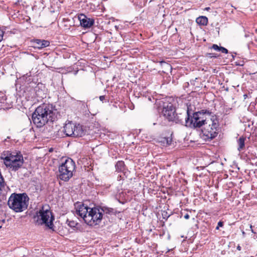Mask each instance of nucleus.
Returning <instances> with one entry per match:
<instances>
[{
	"label": "nucleus",
	"instance_id": "obj_31",
	"mask_svg": "<svg viewBox=\"0 0 257 257\" xmlns=\"http://www.w3.org/2000/svg\"><path fill=\"white\" fill-rule=\"evenodd\" d=\"M190 217V216L187 213L185 215H184V218L186 219H188Z\"/></svg>",
	"mask_w": 257,
	"mask_h": 257
},
{
	"label": "nucleus",
	"instance_id": "obj_30",
	"mask_svg": "<svg viewBox=\"0 0 257 257\" xmlns=\"http://www.w3.org/2000/svg\"><path fill=\"white\" fill-rule=\"evenodd\" d=\"M172 140L170 139L169 140V138L166 139V143L168 145H170L171 143Z\"/></svg>",
	"mask_w": 257,
	"mask_h": 257
},
{
	"label": "nucleus",
	"instance_id": "obj_1",
	"mask_svg": "<svg viewBox=\"0 0 257 257\" xmlns=\"http://www.w3.org/2000/svg\"><path fill=\"white\" fill-rule=\"evenodd\" d=\"M54 116L52 105L43 104L37 107L32 113V119L37 127H41L49 121H53Z\"/></svg>",
	"mask_w": 257,
	"mask_h": 257
},
{
	"label": "nucleus",
	"instance_id": "obj_17",
	"mask_svg": "<svg viewBox=\"0 0 257 257\" xmlns=\"http://www.w3.org/2000/svg\"><path fill=\"white\" fill-rule=\"evenodd\" d=\"M186 116L185 115H183L182 114H177L175 113L174 115V119L171 120L172 121H175L176 123H183V119H185Z\"/></svg>",
	"mask_w": 257,
	"mask_h": 257
},
{
	"label": "nucleus",
	"instance_id": "obj_29",
	"mask_svg": "<svg viewBox=\"0 0 257 257\" xmlns=\"http://www.w3.org/2000/svg\"><path fill=\"white\" fill-rule=\"evenodd\" d=\"M99 99L101 101L103 102L105 100V96L104 95L100 96Z\"/></svg>",
	"mask_w": 257,
	"mask_h": 257
},
{
	"label": "nucleus",
	"instance_id": "obj_39",
	"mask_svg": "<svg viewBox=\"0 0 257 257\" xmlns=\"http://www.w3.org/2000/svg\"><path fill=\"white\" fill-rule=\"evenodd\" d=\"M250 257H253V256H250Z\"/></svg>",
	"mask_w": 257,
	"mask_h": 257
},
{
	"label": "nucleus",
	"instance_id": "obj_20",
	"mask_svg": "<svg viewBox=\"0 0 257 257\" xmlns=\"http://www.w3.org/2000/svg\"><path fill=\"white\" fill-rule=\"evenodd\" d=\"M100 209H101V211H102V214L103 213H106L109 215H111L113 214L114 210L111 208H108L106 207H99Z\"/></svg>",
	"mask_w": 257,
	"mask_h": 257
},
{
	"label": "nucleus",
	"instance_id": "obj_27",
	"mask_svg": "<svg viewBox=\"0 0 257 257\" xmlns=\"http://www.w3.org/2000/svg\"><path fill=\"white\" fill-rule=\"evenodd\" d=\"M223 225V222L220 221L218 222L217 226L216 227V229H218L219 227H222Z\"/></svg>",
	"mask_w": 257,
	"mask_h": 257
},
{
	"label": "nucleus",
	"instance_id": "obj_15",
	"mask_svg": "<svg viewBox=\"0 0 257 257\" xmlns=\"http://www.w3.org/2000/svg\"><path fill=\"white\" fill-rule=\"evenodd\" d=\"M7 99L6 95L4 94L0 93V109H7L9 108L7 105Z\"/></svg>",
	"mask_w": 257,
	"mask_h": 257
},
{
	"label": "nucleus",
	"instance_id": "obj_34",
	"mask_svg": "<svg viewBox=\"0 0 257 257\" xmlns=\"http://www.w3.org/2000/svg\"><path fill=\"white\" fill-rule=\"evenodd\" d=\"M53 151V149L52 148H51L50 150H49V152H52Z\"/></svg>",
	"mask_w": 257,
	"mask_h": 257
},
{
	"label": "nucleus",
	"instance_id": "obj_2",
	"mask_svg": "<svg viewBox=\"0 0 257 257\" xmlns=\"http://www.w3.org/2000/svg\"><path fill=\"white\" fill-rule=\"evenodd\" d=\"M1 159L7 168L12 171H18L22 167L24 163L23 156L20 152H4Z\"/></svg>",
	"mask_w": 257,
	"mask_h": 257
},
{
	"label": "nucleus",
	"instance_id": "obj_26",
	"mask_svg": "<svg viewBox=\"0 0 257 257\" xmlns=\"http://www.w3.org/2000/svg\"><path fill=\"white\" fill-rule=\"evenodd\" d=\"M220 49H221V50H220V52H222V53L227 54L228 53L227 49H226L224 47H221V48Z\"/></svg>",
	"mask_w": 257,
	"mask_h": 257
},
{
	"label": "nucleus",
	"instance_id": "obj_14",
	"mask_svg": "<svg viewBox=\"0 0 257 257\" xmlns=\"http://www.w3.org/2000/svg\"><path fill=\"white\" fill-rule=\"evenodd\" d=\"M35 47L39 49L48 47L50 45V42L45 40L36 39L34 42Z\"/></svg>",
	"mask_w": 257,
	"mask_h": 257
},
{
	"label": "nucleus",
	"instance_id": "obj_25",
	"mask_svg": "<svg viewBox=\"0 0 257 257\" xmlns=\"http://www.w3.org/2000/svg\"><path fill=\"white\" fill-rule=\"evenodd\" d=\"M37 88H38L37 87H36L35 90H36V93L38 97L40 98H43V96L41 95V91H38L37 90Z\"/></svg>",
	"mask_w": 257,
	"mask_h": 257
},
{
	"label": "nucleus",
	"instance_id": "obj_28",
	"mask_svg": "<svg viewBox=\"0 0 257 257\" xmlns=\"http://www.w3.org/2000/svg\"><path fill=\"white\" fill-rule=\"evenodd\" d=\"M4 34V32L2 30H0V42H1L3 39Z\"/></svg>",
	"mask_w": 257,
	"mask_h": 257
},
{
	"label": "nucleus",
	"instance_id": "obj_33",
	"mask_svg": "<svg viewBox=\"0 0 257 257\" xmlns=\"http://www.w3.org/2000/svg\"><path fill=\"white\" fill-rule=\"evenodd\" d=\"M241 246H240L239 245H238L237 246V249L238 250H241Z\"/></svg>",
	"mask_w": 257,
	"mask_h": 257
},
{
	"label": "nucleus",
	"instance_id": "obj_9",
	"mask_svg": "<svg viewBox=\"0 0 257 257\" xmlns=\"http://www.w3.org/2000/svg\"><path fill=\"white\" fill-rule=\"evenodd\" d=\"M162 113L169 121H171L174 119L175 108L171 103L164 104Z\"/></svg>",
	"mask_w": 257,
	"mask_h": 257
},
{
	"label": "nucleus",
	"instance_id": "obj_16",
	"mask_svg": "<svg viewBox=\"0 0 257 257\" xmlns=\"http://www.w3.org/2000/svg\"><path fill=\"white\" fill-rule=\"evenodd\" d=\"M196 22L200 25L205 26L208 23V19L205 16H200L196 19Z\"/></svg>",
	"mask_w": 257,
	"mask_h": 257
},
{
	"label": "nucleus",
	"instance_id": "obj_21",
	"mask_svg": "<svg viewBox=\"0 0 257 257\" xmlns=\"http://www.w3.org/2000/svg\"><path fill=\"white\" fill-rule=\"evenodd\" d=\"M68 222V225L72 228L75 227L77 225V222L73 220H67Z\"/></svg>",
	"mask_w": 257,
	"mask_h": 257
},
{
	"label": "nucleus",
	"instance_id": "obj_12",
	"mask_svg": "<svg viewBox=\"0 0 257 257\" xmlns=\"http://www.w3.org/2000/svg\"><path fill=\"white\" fill-rule=\"evenodd\" d=\"M75 131V123L68 121L64 126L63 132L68 137H73Z\"/></svg>",
	"mask_w": 257,
	"mask_h": 257
},
{
	"label": "nucleus",
	"instance_id": "obj_3",
	"mask_svg": "<svg viewBox=\"0 0 257 257\" xmlns=\"http://www.w3.org/2000/svg\"><path fill=\"white\" fill-rule=\"evenodd\" d=\"M29 198L25 193H12L10 196L8 205L16 212H22L28 208Z\"/></svg>",
	"mask_w": 257,
	"mask_h": 257
},
{
	"label": "nucleus",
	"instance_id": "obj_13",
	"mask_svg": "<svg viewBox=\"0 0 257 257\" xmlns=\"http://www.w3.org/2000/svg\"><path fill=\"white\" fill-rule=\"evenodd\" d=\"M86 130L83 126L80 124H75V131L74 132V137H81L86 134Z\"/></svg>",
	"mask_w": 257,
	"mask_h": 257
},
{
	"label": "nucleus",
	"instance_id": "obj_11",
	"mask_svg": "<svg viewBox=\"0 0 257 257\" xmlns=\"http://www.w3.org/2000/svg\"><path fill=\"white\" fill-rule=\"evenodd\" d=\"M78 19L81 26L85 28H90L94 23L93 19L88 18L83 14L79 15L78 16Z\"/></svg>",
	"mask_w": 257,
	"mask_h": 257
},
{
	"label": "nucleus",
	"instance_id": "obj_8",
	"mask_svg": "<svg viewBox=\"0 0 257 257\" xmlns=\"http://www.w3.org/2000/svg\"><path fill=\"white\" fill-rule=\"evenodd\" d=\"M49 208V206H43L39 211L38 216L39 218L40 217L41 224H45L49 228H52L54 226V217Z\"/></svg>",
	"mask_w": 257,
	"mask_h": 257
},
{
	"label": "nucleus",
	"instance_id": "obj_23",
	"mask_svg": "<svg viewBox=\"0 0 257 257\" xmlns=\"http://www.w3.org/2000/svg\"><path fill=\"white\" fill-rule=\"evenodd\" d=\"M206 56L209 58H217L219 55L215 53H207L206 54Z\"/></svg>",
	"mask_w": 257,
	"mask_h": 257
},
{
	"label": "nucleus",
	"instance_id": "obj_10",
	"mask_svg": "<svg viewBox=\"0 0 257 257\" xmlns=\"http://www.w3.org/2000/svg\"><path fill=\"white\" fill-rule=\"evenodd\" d=\"M75 208L76 215L82 218L85 222V216L87 217L90 208L84 204H77Z\"/></svg>",
	"mask_w": 257,
	"mask_h": 257
},
{
	"label": "nucleus",
	"instance_id": "obj_22",
	"mask_svg": "<svg viewBox=\"0 0 257 257\" xmlns=\"http://www.w3.org/2000/svg\"><path fill=\"white\" fill-rule=\"evenodd\" d=\"M221 48V46H219L216 44H213L211 47V48L213 49V50L219 52L220 51Z\"/></svg>",
	"mask_w": 257,
	"mask_h": 257
},
{
	"label": "nucleus",
	"instance_id": "obj_19",
	"mask_svg": "<svg viewBox=\"0 0 257 257\" xmlns=\"http://www.w3.org/2000/svg\"><path fill=\"white\" fill-rule=\"evenodd\" d=\"M245 140V138L244 137H240L239 139L238 140L237 144L238 145V147L237 149L239 151H240L244 148V145H245V143H244Z\"/></svg>",
	"mask_w": 257,
	"mask_h": 257
},
{
	"label": "nucleus",
	"instance_id": "obj_32",
	"mask_svg": "<svg viewBox=\"0 0 257 257\" xmlns=\"http://www.w3.org/2000/svg\"><path fill=\"white\" fill-rule=\"evenodd\" d=\"M243 97L244 99H245L247 98H248V94H243Z\"/></svg>",
	"mask_w": 257,
	"mask_h": 257
},
{
	"label": "nucleus",
	"instance_id": "obj_35",
	"mask_svg": "<svg viewBox=\"0 0 257 257\" xmlns=\"http://www.w3.org/2000/svg\"><path fill=\"white\" fill-rule=\"evenodd\" d=\"M250 228H252V225H250Z\"/></svg>",
	"mask_w": 257,
	"mask_h": 257
},
{
	"label": "nucleus",
	"instance_id": "obj_36",
	"mask_svg": "<svg viewBox=\"0 0 257 257\" xmlns=\"http://www.w3.org/2000/svg\"><path fill=\"white\" fill-rule=\"evenodd\" d=\"M251 231H252V232L254 233L252 229H251Z\"/></svg>",
	"mask_w": 257,
	"mask_h": 257
},
{
	"label": "nucleus",
	"instance_id": "obj_4",
	"mask_svg": "<svg viewBox=\"0 0 257 257\" xmlns=\"http://www.w3.org/2000/svg\"><path fill=\"white\" fill-rule=\"evenodd\" d=\"M205 114L209 115V116L212 114V112L208 110L202 109L200 111L193 113V116L190 118V114L187 110V117H185L186 125L193 128H200L203 125H204L207 121Z\"/></svg>",
	"mask_w": 257,
	"mask_h": 257
},
{
	"label": "nucleus",
	"instance_id": "obj_38",
	"mask_svg": "<svg viewBox=\"0 0 257 257\" xmlns=\"http://www.w3.org/2000/svg\"><path fill=\"white\" fill-rule=\"evenodd\" d=\"M256 32L257 33V29H256Z\"/></svg>",
	"mask_w": 257,
	"mask_h": 257
},
{
	"label": "nucleus",
	"instance_id": "obj_7",
	"mask_svg": "<svg viewBox=\"0 0 257 257\" xmlns=\"http://www.w3.org/2000/svg\"><path fill=\"white\" fill-rule=\"evenodd\" d=\"M89 209L87 217L85 216V223L90 226L98 224L101 221L103 216L101 209L98 207Z\"/></svg>",
	"mask_w": 257,
	"mask_h": 257
},
{
	"label": "nucleus",
	"instance_id": "obj_6",
	"mask_svg": "<svg viewBox=\"0 0 257 257\" xmlns=\"http://www.w3.org/2000/svg\"><path fill=\"white\" fill-rule=\"evenodd\" d=\"M75 170V163L70 158H66L59 167V177L64 181H68L72 176Z\"/></svg>",
	"mask_w": 257,
	"mask_h": 257
},
{
	"label": "nucleus",
	"instance_id": "obj_37",
	"mask_svg": "<svg viewBox=\"0 0 257 257\" xmlns=\"http://www.w3.org/2000/svg\"><path fill=\"white\" fill-rule=\"evenodd\" d=\"M244 233H245L243 231H242V234H244Z\"/></svg>",
	"mask_w": 257,
	"mask_h": 257
},
{
	"label": "nucleus",
	"instance_id": "obj_24",
	"mask_svg": "<svg viewBox=\"0 0 257 257\" xmlns=\"http://www.w3.org/2000/svg\"><path fill=\"white\" fill-rule=\"evenodd\" d=\"M162 216H163V219L167 220L168 218V217H169V215L168 214V213L166 211H163L162 213Z\"/></svg>",
	"mask_w": 257,
	"mask_h": 257
},
{
	"label": "nucleus",
	"instance_id": "obj_5",
	"mask_svg": "<svg viewBox=\"0 0 257 257\" xmlns=\"http://www.w3.org/2000/svg\"><path fill=\"white\" fill-rule=\"evenodd\" d=\"M219 121L216 116H210L207 119L204 127L202 130V138L205 141H209L215 138L218 133Z\"/></svg>",
	"mask_w": 257,
	"mask_h": 257
},
{
	"label": "nucleus",
	"instance_id": "obj_18",
	"mask_svg": "<svg viewBox=\"0 0 257 257\" xmlns=\"http://www.w3.org/2000/svg\"><path fill=\"white\" fill-rule=\"evenodd\" d=\"M116 170L119 172H123L125 169L124 163L122 161H118L115 165Z\"/></svg>",
	"mask_w": 257,
	"mask_h": 257
}]
</instances>
